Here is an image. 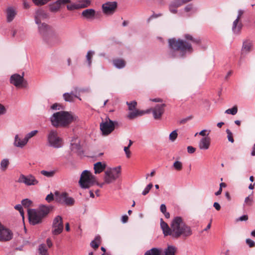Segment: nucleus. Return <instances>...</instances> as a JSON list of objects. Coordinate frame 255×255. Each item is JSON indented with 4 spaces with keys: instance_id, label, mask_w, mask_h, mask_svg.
<instances>
[{
    "instance_id": "59",
    "label": "nucleus",
    "mask_w": 255,
    "mask_h": 255,
    "mask_svg": "<svg viewBox=\"0 0 255 255\" xmlns=\"http://www.w3.org/2000/svg\"><path fill=\"white\" fill-rule=\"evenodd\" d=\"M187 149L189 153H193L196 151V148L192 146H188Z\"/></svg>"
},
{
    "instance_id": "52",
    "label": "nucleus",
    "mask_w": 255,
    "mask_h": 255,
    "mask_svg": "<svg viewBox=\"0 0 255 255\" xmlns=\"http://www.w3.org/2000/svg\"><path fill=\"white\" fill-rule=\"evenodd\" d=\"M246 243L250 247H254L255 246V243L254 241L250 239H246Z\"/></svg>"
},
{
    "instance_id": "48",
    "label": "nucleus",
    "mask_w": 255,
    "mask_h": 255,
    "mask_svg": "<svg viewBox=\"0 0 255 255\" xmlns=\"http://www.w3.org/2000/svg\"><path fill=\"white\" fill-rule=\"evenodd\" d=\"M14 208L16 210L19 211L20 215H21V216L23 218V217H24V212H23V210L22 209V207L21 205H20V204L16 205L15 206Z\"/></svg>"
},
{
    "instance_id": "13",
    "label": "nucleus",
    "mask_w": 255,
    "mask_h": 255,
    "mask_svg": "<svg viewBox=\"0 0 255 255\" xmlns=\"http://www.w3.org/2000/svg\"><path fill=\"white\" fill-rule=\"evenodd\" d=\"M12 237V232L8 229L4 228L0 223V242L9 241Z\"/></svg>"
},
{
    "instance_id": "58",
    "label": "nucleus",
    "mask_w": 255,
    "mask_h": 255,
    "mask_svg": "<svg viewBox=\"0 0 255 255\" xmlns=\"http://www.w3.org/2000/svg\"><path fill=\"white\" fill-rule=\"evenodd\" d=\"M129 147L128 146L124 147V151L126 154V156L128 158H129L130 156V152L129 150Z\"/></svg>"
},
{
    "instance_id": "25",
    "label": "nucleus",
    "mask_w": 255,
    "mask_h": 255,
    "mask_svg": "<svg viewBox=\"0 0 255 255\" xmlns=\"http://www.w3.org/2000/svg\"><path fill=\"white\" fill-rule=\"evenodd\" d=\"M242 27L243 24L241 21H238L237 20H235L233 21L232 30L234 34H240L242 29Z\"/></svg>"
},
{
    "instance_id": "43",
    "label": "nucleus",
    "mask_w": 255,
    "mask_h": 255,
    "mask_svg": "<svg viewBox=\"0 0 255 255\" xmlns=\"http://www.w3.org/2000/svg\"><path fill=\"white\" fill-rule=\"evenodd\" d=\"M184 10L185 12H188L190 11H192L193 13L196 12V10L194 9L193 4H189L187 5L184 8Z\"/></svg>"
},
{
    "instance_id": "24",
    "label": "nucleus",
    "mask_w": 255,
    "mask_h": 255,
    "mask_svg": "<svg viewBox=\"0 0 255 255\" xmlns=\"http://www.w3.org/2000/svg\"><path fill=\"white\" fill-rule=\"evenodd\" d=\"M96 11L94 9H86L82 12V16L87 19H93L95 18Z\"/></svg>"
},
{
    "instance_id": "34",
    "label": "nucleus",
    "mask_w": 255,
    "mask_h": 255,
    "mask_svg": "<svg viewBox=\"0 0 255 255\" xmlns=\"http://www.w3.org/2000/svg\"><path fill=\"white\" fill-rule=\"evenodd\" d=\"M252 44L250 42H244L243 43L242 51L243 53H247L249 52L252 49Z\"/></svg>"
},
{
    "instance_id": "23",
    "label": "nucleus",
    "mask_w": 255,
    "mask_h": 255,
    "mask_svg": "<svg viewBox=\"0 0 255 255\" xmlns=\"http://www.w3.org/2000/svg\"><path fill=\"white\" fill-rule=\"evenodd\" d=\"M6 20L8 22H10L14 18L16 11L13 7H8L6 10Z\"/></svg>"
},
{
    "instance_id": "15",
    "label": "nucleus",
    "mask_w": 255,
    "mask_h": 255,
    "mask_svg": "<svg viewBox=\"0 0 255 255\" xmlns=\"http://www.w3.org/2000/svg\"><path fill=\"white\" fill-rule=\"evenodd\" d=\"M82 90L78 89V88H75L74 91L70 93H65L63 95V98L66 102H73L75 98H78L79 100L81 99L79 97V93Z\"/></svg>"
},
{
    "instance_id": "62",
    "label": "nucleus",
    "mask_w": 255,
    "mask_h": 255,
    "mask_svg": "<svg viewBox=\"0 0 255 255\" xmlns=\"http://www.w3.org/2000/svg\"><path fill=\"white\" fill-rule=\"evenodd\" d=\"M160 209L162 213H164V212H166V207L165 205L164 204H161L160 207Z\"/></svg>"
},
{
    "instance_id": "26",
    "label": "nucleus",
    "mask_w": 255,
    "mask_h": 255,
    "mask_svg": "<svg viewBox=\"0 0 255 255\" xmlns=\"http://www.w3.org/2000/svg\"><path fill=\"white\" fill-rule=\"evenodd\" d=\"M52 208V206H46L42 205L39 206L37 211L40 214V215L44 218L49 213L50 210Z\"/></svg>"
},
{
    "instance_id": "37",
    "label": "nucleus",
    "mask_w": 255,
    "mask_h": 255,
    "mask_svg": "<svg viewBox=\"0 0 255 255\" xmlns=\"http://www.w3.org/2000/svg\"><path fill=\"white\" fill-rule=\"evenodd\" d=\"M56 173V170H50V171H46V170H41L40 171V173L47 177H52L54 176Z\"/></svg>"
},
{
    "instance_id": "31",
    "label": "nucleus",
    "mask_w": 255,
    "mask_h": 255,
    "mask_svg": "<svg viewBox=\"0 0 255 255\" xmlns=\"http://www.w3.org/2000/svg\"><path fill=\"white\" fill-rule=\"evenodd\" d=\"M144 115V112L143 111H139L138 110H135L133 111L129 112L127 117L129 119H133L137 116H141Z\"/></svg>"
},
{
    "instance_id": "14",
    "label": "nucleus",
    "mask_w": 255,
    "mask_h": 255,
    "mask_svg": "<svg viewBox=\"0 0 255 255\" xmlns=\"http://www.w3.org/2000/svg\"><path fill=\"white\" fill-rule=\"evenodd\" d=\"M70 149L71 151L78 153H83L80 140L78 137H73L71 140Z\"/></svg>"
},
{
    "instance_id": "3",
    "label": "nucleus",
    "mask_w": 255,
    "mask_h": 255,
    "mask_svg": "<svg viewBox=\"0 0 255 255\" xmlns=\"http://www.w3.org/2000/svg\"><path fill=\"white\" fill-rule=\"evenodd\" d=\"M76 119V117L71 113L66 111H60L52 115L50 117V121L54 127H65Z\"/></svg>"
},
{
    "instance_id": "38",
    "label": "nucleus",
    "mask_w": 255,
    "mask_h": 255,
    "mask_svg": "<svg viewBox=\"0 0 255 255\" xmlns=\"http://www.w3.org/2000/svg\"><path fill=\"white\" fill-rule=\"evenodd\" d=\"M60 7V4L56 3V1L49 4V9L51 12L57 11Z\"/></svg>"
},
{
    "instance_id": "35",
    "label": "nucleus",
    "mask_w": 255,
    "mask_h": 255,
    "mask_svg": "<svg viewBox=\"0 0 255 255\" xmlns=\"http://www.w3.org/2000/svg\"><path fill=\"white\" fill-rule=\"evenodd\" d=\"M38 253L39 255H49L46 246L44 244L38 246Z\"/></svg>"
},
{
    "instance_id": "17",
    "label": "nucleus",
    "mask_w": 255,
    "mask_h": 255,
    "mask_svg": "<svg viewBox=\"0 0 255 255\" xmlns=\"http://www.w3.org/2000/svg\"><path fill=\"white\" fill-rule=\"evenodd\" d=\"M164 104H157L152 109V113L153 117L155 119H159L164 111Z\"/></svg>"
},
{
    "instance_id": "29",
    "label": "nucleus",
    "mask_w": 255,
    "mask_h": 255,
    "mask_svg": "<svg viewBox=\"0 0 255 255\" xmlns=\"http://www.w3.org/2000/svg\"><path fill=\"white\" fill-rule=\"evenodd\" d=\"M144 255H162V249L161 248H153L147 250Z\"/></svg>"
},
{
    "instance_id": "57",
    "label": "nucleus",
    "mask_w": 255,
    "mask_h": 255,
    "mask_svg": "<svg viewBox=\"0 0 255 255\" xmlns=\"http://www.w3.org/2000/svg\"><path fill=\"white\" fill-rule=\"evenodd\" d=\"M248 216L247 215H244L237 219V221H246L248 220Z\"/></svg>"
},
{
    "instance_id": "42",
    "label": "nucleus",
    "mask_w": 255,
    "mask_h": 255,
    "mask_svg": "<svg viewBox=\"0 0 255 255\" xmlns=\"http://www.w3.org/2000/svg\"><path fill=\"white\" fill-rule=\"evenodd\" d=\"M238 108L236 106L233 107L231 109H229L225 111V113L227 114H231L232 115H235L237 113Z\"/></svg>"
},
{
    "instance_id": "50",
    "label": "nucleus",
    "mask_w": 255,
    "mask_h": 255,
    "mask_svg": "<svg viewBox=\"0 0 255 255\" xmlns=\"http://www.w3.org/2000/svg\"><path fill=\"white\" fill-rule=\"evenodd\" d=\"M45 200L48 202L50 203L52 201L54 200V196L52 193H50L48 195H47Z\"/></svg>"
},
{
    "instance_id": "19",
    "label": "nucleus",
    "mask_w": 255,
    "mask_h": 255,
    "mask_svg": "<svg viewBox=\"0 0 255 255\" xmlns=\"http://www.w3.org/2000/svg\"><path fill=\"white\" fill-rule=\"evenodd\" d=\"M91 4L90 0H83L82 3L77 4H72L67 5V8L69 10L87 7Z\"/></svg>"
},
{
    "instance_id": "5",
    "label": "nucleus",
    "mask_w": 255,
    "mask_h": 255,
    "mask_svg": "<svg viewBox=\"0 0 255 255\" xmlns=\"http://www.w3.org/2000/svg\"><path fill=\"white\" fill-rule=\"evenodd\" d=\"M96 177L92 174L89 171L85 170L82 172L79 181L81 188H89L96 184Z\"/></svg>"
},
{
    "instance_id": "16",
    "label": "nucleus",
    "mask_w": 255,
    "mask_h": 255,
    "mask_svg": "<svg viewBox=\"0 0 255 255\" xmlns=\"http://www.w3.org/2000/svg\"><path fill=\"white\" fill-rule=\"evenodd\" d=\"M117 7L116 1H108L102 5L103 12L106 14H112Z\"/></svg>"
},
{
    "instance_id": "8",
    "label": "nucleus",
    "mask_w": 255,
    "mask_h": 255,
    "mask_svg": "<svg viewBox=\"0 0 255 255\" xmlns=\"http://www.w3.org/2000/svg\"><path fill=\"white\" fill-rule=\"evenodd\" d=\"M117 122H114L109 118H106L104 121L100 124V129L104 135H108L110 134L115 129V124Z\"/></svg>"
},
{
    "instance_id": "51",
    "label": "nucleus",
    "mask_w": 255,
    "mask_h": 255,
    "mask_svg": "<svg viewBox=\"0 0 255 255\" xmlns=\"http://www.w3.org/2000/svg\"><path fill=\"white\" fill-rule=\"evenodd\" d=\"M253 201V198H250V196L246 197L245 200V203H246L249 206H251L252 205Z\"/></svg>"
},
{
    "instance_id": "1",
    "label": "nucleus",
    "mask_w": 255,
    "mask_h": 255,
    "mask_svg": "<svg viewBox=\"0 0 255 255\" xmlns=\"http://www.w3.org/2000/svg\"><path fill=\"white\" fill-rule=\"evenodd\" d=\"M184 38L186 40L180 38L176 39L175 38L168 39V55L170 57H184L186 53L193 52V49L191 44L187 40L197 44L201 43L199 37L194 38L189 34H185Z\"/></svg>"
},
{
    "instance_id": "44",
    "label": "nucleus",
    "mask_w": 255,
    "mask_h": 255,
    "mask_svg": "<svg viewBox=\"0 0 255 255\" xmlns=\"http://www.w3.org/2000/svg\"><path fill=\"white\" fill-rule=\"evenodd\" d=\"M173 166L177 170H180L182 168V163L179 161H176L174 162Z\"/></svg>"
},
{
    "instance_id": "10",
    "label": "nucleus",
    "mask_w": 255,
    "mask_h": 255,
    "mask_svg": "<svg viewBox=\"0 0 255 255\" xmlns=\"http://www.w3.org/2000/svg\"><path fill=\"white\" fill-rule=\"evenodd\" d=\"M37 25L38 26L39 32L42 35L43 40L50 45H53L51 40L53 37H50L48 35V25L45 23H41L40 24Z\"/></svg>"
},
{
    "instance_id": "49",
    "label": "nucleus",
    "mask_w": 255,
    "mask_h": 255,
    "mask_svg": "<svg viewBox=\"0 0 255 255\" xmlns=\"http://www.w3.org/2000/svg\"><path fill=\"white\" fill-rule=\"evenodd\" d=\"M161 13H158V14H153L152 15H151L147 19V23H149L150 20L153 19V18H157L160 16H161Z\"/></svg>"
},
{
    "instance_id": "22",
    "label": "nucleus",
    "mask_w": 255,
    "mask_h": 255,
    "mask_svg": "<svg viewBox=\"0 0 255 255\" xmlns=\"http://www.w3.org/2000/svg\"><path fill=\"white\" fill-rule=\"evenodd\" d=\"M160 227L163 231V234L165 236H171V227L170 226V228L168 224L166 223H165L162 218L160 219Z\"/></svg>"
},
{
    "instance_id": "21",
    "label": "nucleus",
    "mask_w": 255,
    "mask_h": 255,
    "mask_svg": "<svg viewBox=\"0 0 255 255\" xmlns=\"http://www.w3.org/2000/svg\"><path fill=\"white\" fill-rule=\"evenodd\" d=\"M210 145V138L208 137H203L199 141L198 143L199 147L201 150H207L209 148Z\"/></svg>"
},
{
    "instance_id": "6",
    "label": "nucleus",
    "mask_w": 255,
    "mask_h": 255,
    "mask_svg": "<svg viewBox=\"0 0 255 255\" xmlns=\"http://www.w3.org/2000/svg\"><path fill=\"white\" fill-rule=\"evenodd\" d=\"M121 173V167H118L110 168L107 170L105 172L104 181L105 183L110 184L118 179Z\"/></svg>"
},
{
    "instance_id": "7",
    "label": "nucleus",
    "mask_w": 255,
    "mask_h": 255,
    "mask_svg": "<svg viewBox=\"0 0 255 255\" xmlns=\"http://www.w3.org/2000/svg\"><path fill=\"white\" fill-rule=\"evenodd\" d=\"M54 194L55 201L59 203L67 206H72L75 203L74 199L72 197H69L66 192L56 191Z\"/></svg>"
},
{
    "instance_id": "63",
    "label": "nucleus",
    "mask_w": 255,
    "mask_h": 255,
    "mask_svg": "<svg viewBox=\"0 0 255 255\" xmlns=\"http://www.w3.org/2000/svg\"><path fill=\"white\" fill-rule=\"evenodd\" d=\"M213 207L218 211L221 209V206L218 202H215L213 204Z\"/></svg>"
},
{
    "instance_id": "27",
    "label": "nucleus",
    "mask_w": 255,
    "mask_h": 255,
    "mask_svg": "<svg viewBox=\"0 0 255 255\" xmlns=\"http://www.w3.org/2000/svg\"><path fill=\"white\" fill-rule=\"evenodd\" d=\"M25 138H24L23 139H21L19 137L18 134L15 135L14 140L13 142V145L15 147L22 148L26 144L27 142L24 141Z\"/></svg>"
},
{
    "instance_id": "46",
    "label": "nucleus",
    "mask_w": 255,
    "mask_h": 255,
    "mask_svg": "<svg viewBox=\"0 0 255 255\" xmlns=\"http://www.w3.org/2000/svg\"><path fill=\"white\" fill-rule=\"evenodd\" d=\"M31 203L32 202L28 199H25L21 201V204L25 207H28Z\"/></svg>"
},
{
    "instance_id": "32",
    "label": "nucleus",
    "mask_w": 255,
    "mask_h": 255,
    "mask_svg": "<svg viewBox=\"0 0 255 255\" xmlns=\"http://www.w3.org/2000/svg\"><path fill=\"white\" fill-rule=\"evenodd\" d=\"M176 248L173 246H169L162 251V255H175Z\"/></svg>"
},
{
    "instance_id": "30",
    "label": "nucleus",
    "mask_w": 255,
    "mask_h": 255,
    "mask_svg": "<svg viewBox=\"0 0 255 255\" xmlns=\"http://www.w3.org/2000/svg\"><path fill=\"white\" fill-rule=\"evenodd\" d=\"M114 65L118 69H122L125 67L126 62L122 59H115L113 61Z\"/></svg>"
},
{
    "instance_id": "28",
    "label": "nucleus",
    "mask_w": 255,
    "mask_h": 255,
    "mask_svg": "<svg viewBox=\"0 0 255 255\" xmlns=\"http://www.w3.org/2000/svg\"><path fill=\"white\" fill-rule=\"evenodd\" d=\"M106 165L105 163L98 162L94 164V169L95 174H99L103 172L106 168Z\"/></svg>"
},
{
    "instance_id": "36",
    "label": "nucleus",
    "mask_w": 255,
    "mask_h": 255,
    "mask_svg": "<svg viewBox=\"0 0 255 255\" xmlns=\"http://www.w3.org/2000/svg\"><path fill=\"white\" fill-rule=\"evenodd\" d=\"M94 53H95L94 51H92V50L88 51L87 53V55L86 56V61L88 63V66L89 67H90L91 66L92 59L93 56L94 55Z\"/></svg>"
},
{
    "instance_id": "18",
    "label": "nucleus",
    "mask_w": 255,
    "mask_h": 255,
    "mask_svg": "<svg viewBox=\"0 0 255 255\" xmlns=\"http://www.w3.org/2000/svg\"><path fill=\"white\" fill-rule=\"evenodd\" d=\"M48 15L47 13L42 9H38L35 11L34 20L36 24H40L42 20L46 19Z\"/></svg>"
},
{
    "instance_id": "45",
    "label": "nucleus",
    "mask_w": 255,
    "mask_h": 255,
    "mask_svg": "<svg viewBox=\"0 0 255 255\" xmlns=\"http://www.w3.org/2000/svg\"><path fill=\"white\" fill-rule=\"evenodd\" d=\"M178 134L176 130L173 131L170 134H169V139L173 141H174L177 137Z\"/></svg>"
},
{
    "instance_id": "47",
    "label": "nucleus",
    "mask_w": 255,
    "mask_h": 255,
    "mask_svg": "<svg viewBox=\"0 0 255 255\" xmlns=\"http://www.w3.org/2000/svg\"><path fill=\"white\" fill-rule=\"evenodd\" d=\"M226 132L228 134L227 137H228V139L229 141L232 143H233L234 141V139L233 138L232 132L231 131V130L230 129H227Z\"/></svg>"
},
{
    "instance_id": "40",
    "label": "nucleus",
    "mask_w": 255,
    "mask_h": 255,
    "mask_svg": "<svg viewBox=\"0 0 255 255\" xmlns=\"http://www.w3.org/2000/svg\"><path fill=\"white\" fill-rule=\"evenodd\" d=\"M37 132H38L37 130H32V131H30V132L27 133L24 137V138H25L24 141L28 142L29 139H30L31 138H32V137H33L34 136H35Z\"/></svg>"
},
{
    "instance_id": "9",
    "label": "nucleus",
    "mask_w": 255,
    "mask_h": 255,
    "mask_svg": "<svg viewBox=\"0 0 255 255\" xmlns=\"http://www.w3.org/2000/svg\"><path fill=\"white\" fill-rule=\"evenodd\" d=\"M52 227L51 232L53 235H58L62 232L64 226L61 216L58 215L54 218L53 220Z\"/></svg>"
},
{
    "instance_id": "41",
    "label": "nucleus",
    "mask_w": 255,
    "mask_h": 255,
    "mask_svg": "<svg viewBox=\"0 0 255 255\" xmlns=\"http://www.w3.org/2000/svg\"><path fill=\"white\" fill-rule=\"evenodd\" d=\"M127 105L128 106V108L129 111H133L135 109L137 103L135 101H133L131 102H127Z\"/></svg>"
},
{
    "instance_id": "56",
    "label": "nucleus",
    "mask_w": 255,
    "mask_h": 255,
    "mask_svg": "<svg viewBox=\"0 0 255 255\" xmlns=\"http://www.w3.org/2000/svg\"><path fill=\"white\" fill-rule=\"evenodd\" d=\"M70 0H57L56 1V3L59 4L60 5L61 4H64L70 2Z\"/></svg>"
},
{
    "instance_id": "54",
    "label": "nucleus",
    "mask_w": 255,
    "mask_h": 255,
    "mask_svg": "<svg viewBox=\"0 0 255 255\" xmlns=\"http://www.w3.org/2000/svg\"><path fill=\"white\" fill-rule=\"evenodd\" d=\"M192 119V117L191 116H188V117H186V118L183 119L181 120H180L179 121V123L180 124H184L186 123L187 122L191 120Z\"/></svg>"
},
{
    "instance_id": "2",
    "label": "nucleus",
    "mask_w": 255,
    "mask_h": 255,
    "mask_svg": "<svg viewBox=\"0 0 255 255\" xmlns=\"http://www.w3.org/2000/svg\"><path fill=\"white\" fill-rule=\"evenodd\" d=\"M172 228L171 237L174 238H179L181 236L188 237L192 235V231L183 221L181 217H175L171 222Z\"/></svg>"
},
{
    "instance_id": "4",
    "label": "nucleus",
    "mask_w": 255,
    "mask_h": 255,
    "mask_svg": "<svg viewBox=\"0 0 255 255\" xmlns=\"http://www.w3.org/2000/svg\"><path fill=\"white\" fill-rule=\"evenodd\" d=\"M48 145L54 148H59L63 146V142L61 137H59L56 130L51 129L47 135Z\"/></svg>"
},
{
    "instance_id": "64",
    "label": "nucleus",
    "mask_w": 255,
    "mask_h": 255,
    "mask_svg": "<svg viewBox=\"0 0 255 255\" xmlns=\"http://www.w3.org/2000/svg\"><path fill=\"white\" fill-rule=\"evenodd\" d=\"M128 217L127 215H124L122 217V222L123 223H126L128 222Z\"/></svg>"
},
{
    "instance_id": "33",
    "label": "nucleus",
    "mask_w": 255,
    "mask_h": 255,
    "mask_svg": "<svg viewBox=\"0 0 255 255\" xmlns=\"http://www.w3.org/2000/svg\"><path fill=\"white\" fill-rule=\"evenodd\" d=\"M101 243V238L99 235H97L94 240L91 242V246L94 249H97Z\"/></svg>"
},
{
    "instance_id": "12",
    "label": "nucleus",
    "mask_w": 255,
    "mask_h": 255,
    "mask_svg": "<svg viewBox=\"0 0 255 255\" xmlns=\"http://www.w3.org/2000/svg\"><path fill=\"white\" fill-rule=\"evenodd\" d=\"M29 222L31 224L35 225L41 223L43 218L35 209H30L28 211Z\"/></svg>"
},
{
    "instance_id": "39",
    "label": "nucleus",
    "mask_w": 255,
    "mask_h": 255,
    "mask_svg": "<svg viewBox=\"0 0 255 255\" xmlns=\"http://www.w3.org/2000/svg\"><path fill=\"white\" fill-rule=\"evenodd\" d=\"M9 161L8 159H3L0 162V169L2 171H5L9 165Z\"/></svg>"
},
{
    "instance_id": "61",
    "label": "nucleus",
    "mask_w": 255,
    "mask_h": 255,
    "mask_svg": "<svg viewBox=\"0 0 255 255\" xmlns=\"http://www.w3.org/2000/svg\"><path fill=\"white\" fill-rule=\"evenodd\" d=\"M23 5L25 9H28L30 7V4L26 0H23Z\"/></svg>"
},
{
    "instance_id": "60",
    "label": "nucleus",
    "mask_w": 255,
    "mask_h": 255,
    "mask_svg": "<svg viewBox=\"0 0 255 255\" xmlns=\"http://www.w3.org/2000/svg\"><path fill=\"white\" fill-rule=\"evenodd\" d=\"M6 109L1 104H0V115H4L6 113Z\"/></svg>"
},
{
    "instance_id": "11",
    "label": "nucleus",
    "mask_w": 255,
    "mask_h": 255,
    "mask_svg": "<svg viewBox=\"0 0 255 255\" xmlns=\"http://www.w3.org/2000/svg\"><path fill=\"white\" fill-rule=\"evenodd\" d=\"M19 183H24L27 186L35 185L38 183V181L32 174L24 175L20 174L17 180Z\"/></svg>"
},
{
    "instance_id": "53",
    "label": "nucleus",
    "mask_w": 255,
    "mask_h": 255,
    "mask_svg": "<svg viewBox=\"0 0 255 255\" xmlns=\"http://www.w3.org/2000/svg\"><path fill=\"white\" fill-rule=\"evenodd\" d=\"M244 13V10L241 9H240L238 11V15L235 20H237L238 21H240V18H241L242 15Z\"/></svg>"
},
{
    "instance_id": "20",
    "label": "nucleus",
    "mask_w": 255,
    "mask_h": 255,
    "mask_svg": "<svg viewBox=\"0 0 255 255\" xmlns=\"http://www.w3.org/2000/svg\"><path fill=\"white\" fill-rule=\"evenodd\" d=\"M23 80V73L22 76L18 74H15L11 76L10 82L15 87H18L22 84Z\"/></svg>"
},
{
    "instance_id": "55",
    "label": "nucleus",
    "mask_w": 255,
    "mask_h": 255,
    "mask_svg": "<svg viewBox=\"0 0 255 255\" xmlns=\"http://www.w3.org/2000/svg\"><path fill=\"white\" fill-rule=\"evenodd\" d=\"M61 106L60 104L55 103L51 106V109L53 110H60Z\"/></svg>"
}]
</instances>
